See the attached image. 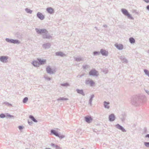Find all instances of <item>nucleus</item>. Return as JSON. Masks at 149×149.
I'll return each mask as SVG.
<instances>
[{
    "label": "nucleus",
    "instance_id": "nucleus-39",
    "mask_svg": "<svg viewBox=\"0 0 149 149\" xmlns=\"http://www.w3.org/2000/svg\"><path fill=\"white\" fill-rule=\"evenodd\" d=\"M28 123L30 125H31L32 124H33V122L32 121H29V120L28 121Z\"/></svg>",
    "mask_w": 149,
    "mask_h": 149
},
{
    "label": "nucleus",
    "instance_id": "nucleus-5",
    "mask_svg": "<svg viewBox=\"0 0 149 149\" xmlns=\"http://www.w3.org/2000/svg\"><path fill=\"white\" fill-rule=\"evenodd\" d=\"M46 71L47 73L50 74H54L55 72V70H53L49 66L46 68Z\"/></svg>",
    "mask_w": 149,
    "mask_h": 149
},
{
    "label": "nucleus",
    "instance_id": "nucleus-40",
    "mask_svg": "<svg viewBox=\"0 0 149 149\" xmlns=\"http://www.w3.org/2000/svg\"><path fill=\"white\" fill-rule=\"evenodd\" d=\"M98 53H99L97 52H93V54H96Z\"/></svg>",
    "mask_w": 149,
    "mask_h": 149
},
{
    "label": "nucleus",
    "instance_id": "nucleus-2",
    "mask_svg": "<svg viewBox=\"0 0 149 149\" xmlns=\"http://www.w3.org/2000/svg\"><path fill=\"white\" fill-rule=\"evenodd\" d=\"M51 134L59 137L61 139H62L65 137L64 135L60 134L56 130L54 129L51 130Z\"/></svg>",
    "mask_w": 149,
    "mask_h": 149
},
{
    "label": "nucleus",
    "instance_id": "nucleus-14",
    "mask_svg": "<svg viewBox=\"0 0 149 149\" xmlns=\"http://www.w3.org/2000/svg\"><path fill=\"white\" fill-rule=\"evenodd\" d=\"M101 71L105 74L108 73L109 72L108 68L106 67H105L104 68H103V69H101Z\"/></svg>",
    "mask_w": 149,
    "mask_h": 149
},
{
    "label": "nucleus",
    "instance_id": "nucleus-33",
    "mask_svg": "<svg viewBox=\"0 0 149 149\" xmlns=\"http://www.w3.org/2000/svg\"><path fill=\"white\" fill-rule=\"evenodd\" d=\"M144 144L146 147L149 148V142H144Z\"/></svg>",
    "mask_w": 149,
    "mask_h": 149
},
{
    "label": "nucleus",
    "instance_id": "nucleus-1",
    "mask_svg": "<svg viewBox=\"0 0 149 149\" xmlns=\"http://www.w3.org/2000/svg\"><path fill=\"white\" fill-rule=\"evenodd\" d=\"M142 100V96L141 95H136L134 96L132 99L131 103L134 106H137L141 102Z\"/></svg>",
    "mask_w": 149,
    "mask_h": 149
},
{
    "label": "nucleus",
    "instance_id": "nucleus-19",
    "mask_svg": "<svg viewBox=\"0 0 149 149\" xmlns=\"http://www.w3.org/2000/svg\"><path fill=\"white\" fill-rule=\"evenodd\" d=\"M115 46L119 49L121 50L123 49V45H122L116 44Z\"/></svg>",
    "mask_w": 149,
    "mask_h": 149
},
{
    "label": "nucleus",
    "instance_id": "nucleus-18",
    "mask_svg": "<svg viewBox=\"0 0 149 149\" xmlns=\"http://www.w3.org/2000/svg\"><path fill=\"white\" fill-rule=\"evenodd\" d=\"M37 15L38 17L41 19H43L44 18V16L40 13H38L37 14Z\"/></svg>",
    "mask_w": 149,
    "mask_h": 149
},
{
    "label": "nucleus",
    "instance_id": "nucleus-48",
    "mask_svg": "<svg viewBox=\"0 0 149 149\" xmlns=\"http://www.w3.org/2000/svg\"><path fill=\"white\" fill-rule=\"evenodd\" d=\"M35 67H39V66H36V65H35V66H34Z\"/></svg>",
    "mask_w": 149,
    "mask_h": 149
},
{
    "label": "nucleus",
    "instance_id": "nucleus-10",
    "mask_svg": "<svg viewBox=\"0 0 149 149\" xmlns=\"http://www.w3.org/2000/svg\"><path fill=\"white\" fill-rule=\"evenodd\" d=\"M8 57L7 56H1L0 57V60L3 62H6L7 61Z\"/></svg>",
    "mask_w": 149,
    "mask_h": 149
},
{
    "label": "nucleus",
    "instance_id": "nucleus-46",
    "mask_svg": "<svg viewBox=\"0 0 149 149\" xmlns=\"http://www.w3.org/2000/svg\"><path fill=\"white\" fill-rule=\"evenodd\" d=\"M83 75H84V74H82V75H80V78L81 77H82V76H83Z\"/></svg>",
    "mask_w": 149,
    "mask_h": 149
},
{
    "label": "nucleus",
    "instance_id": "nucleus-28",
    "mask_svg": "<svg viewBox=\"0 0 149 149\" xmlns=\"http://www.w3.org/2000/svg\"><path fill=\"white\" fill-rule=\"evenodd\" d=\"M130 41L131 43H133L135 42V41L133 38H130Z\"/></svg>",
    "mask_w": 149,
    "mask_h": 149
},
{
    "label": "nucleus",
    "instance_id": "nucleus-32",
    "mask_svg": "<svg viewBox=\"0 0 149 149\" xmlns=\"http://www.w3.org/2000/svg\"><path fill=\"white\" fill-rule=\"evenodd\" d=\"M26 11L28 13H31L32 11L30 9L28 8H26L25 9Z\"/></svg>",
    "mask_w": 149,
    "mask_h": 149
},
{
    "label": "nucleus",
    "instance_id": "nucleus-24",
    "mask_svg": "<svg viewBox=\"0 0 149 149\" xmlns=\"http://www.w3.org/2000/svg\"><path fill=\"white\" fill-rule=\"evenodd\" d=\"M28 98L27 97H24L23 100V102L24 103H26L28 101Z\"/></svg>",
    "mask_w": 149,
    "mask_h": 149
},
{
    "label": "nucleus",
    "instance_id": "nucleus-17",
    "mask_svg": "<svg viewBox=\"0 0 149 149\" xmlns=\"http://www.w3.org/2000/svg\"><path fill=\"white\" fill-rule=\"evenodd\" d=\"M94 96H95L94 94H92L89 100V103L91 106L92 105L93 99L94 97Z\"/></svg>",
    "mask_w": 149,
    "mask_h": 149
},
{
    "label": "nucleus",
    "instance_id": "nucleus-43",
    "mask_svg": "<svg viewBox=\"0 0 149 149\" xmlns=\"http://www.w3.org/2000/svg\"><path fill=\"white\" fill-rule=\"evenodd\" d=\"M122 121H124L125 120V119L124 118H123L121 119Z\"/></svg>",
    "mask_w": 149,
    "mask_h": 149
},
{
    "label": "nucleus",
    "instance_id": "nucleus-36",
    "mask_svg": "<svg viewBox=\"0 0 149 149\" xmlns=\"http://www.w3.org/2000/svg\"><path fill=\"white\" fill-rule=\"evenodd\" d=\"M56 145H56V144L53 143H52L50 145V146H52V147H54V148H55V146H56Z\"/></svg>",
    "mask_w": 149,
    "mask_h": 149
},
{
    "label": "nucleus",
    "instance_id": "nucleus-7",
    "mask_svg": "<svg viewBox=\"0 0 149 149\" xmlns=\"http://www.w3.org/2000/svg\"><path fill=\"white\" fill-rule=\"evenodd\" d=\"M85 120L88 123H91L93 120L91 116H86L84 117Z\"/></svg>",
    "mask_w": 149,
    "mask_h": 149
},
{
    "label": "nucleus",
    "instance_id": "nucleus-11",
    "mask_svg": "<svg viewBox=\"0 0 149 149\" xmlns=\"http://www.w3.org/2000/svg\"><path fill=\"white\" fill-rule=\"evenodd\" d=\"M36 32L39 34L43 33H47V31L45 29L39 30L38 29H36Z\"/></svg>",
    "mask_w": 149,
    "mask_h": 149
},
{
    "label": "nucleus",
    "instance_id": "nucleus-3",
    "mask_svg": "<svg viewBox=\"0 0 149 149\" xmlns=\"http://www.w3.org/2000/svg\"><path fill=\"white\" fill-rule=\"evenodd\" d=\"M89 74L90 76L97 77L98 75V71L94 69H93L91 70L89 72Z\"/></svg>",
    "mask_w": 149,
    "mask_h": 149
},
{
    "label": "nucleus",
    "instance_id": "nucleus-9",
    "mask_svg": "<svg viewBox=\"0 0 149 149\" xmlns=\"http://www.w3.org/2000/svg\"><path fill=\"white\" fill-rule=\"evenodd\" d=\"M115 127L117 128L123 132H126V130L123 128V127L118 124H116V125Z\"/></svg>",
    "mask_w": 149,
    "mask_h": 149
},
{
    "label": "nucleus",
    "instance_id": "nucleus-13",
    "mask_svg": "<svg viewBox=\"0 0 149 149\" xmlns=\"http://www.w3.org/2000/svg\"><path fill=\"white\" fill-rule=\"evenodd\" d=\"M110 103L109 102H107L106 101H104V105L105 108L109 109L110 108V106L108 105Z\"/></svg>",
    "mask_w": 149,
    "mask_h": 149
},
{
    "label": "nucleus",
    "instance_id": "nucleus-34",
    "mask_svg": "<svg viewBox=\"0 0 149 149\" xmlns=\"http://www.w3.org/2000/svg\"><path fill=\"white\" fill-rule=\"evenodd\" d=\"M18 128L20 130H21L23 129L24 126H19L18 127Z\"/></svg>",
    "mask_w": 149,
    "mask_h": 149
},
{
    "label": "nucleus",
    "instance_id": "nucleus-12",
    "mask_svg": "<svg viewBox=\"0 0 149 149\" xmlns=\"http://www.w3.org/2000/svg\"><path fill=\"white\" fill-rule=\"evenodd\" d=\"M6 40L8 42L13 43H19L18 41L16 40H14L13 39L10 40L9 39L7 38L6 39Z\"/></svg>",
    "mask_w": 149,
    "mask_h": 149
},
{
    "label": "nucleus",
    "instance_id": "nucleus-27",
    "mask_svg": "<svg viewBox=\"0 0 149 149\" xmlns=\"http://www.w3.org/2000/svg\"><path fill=\"white\" fill-rule=\"evenodd\" d=\"M6 117V114H5L4 113H1L0 114V118H2Z\"/></svg>",
    "mask_w": 149,
    "mask_h": 149
},
{
    "label": "nucleus",
    "instance_id": "nucleus-26",
    "mask_svg": "<svg viewBox=\"0 0 149 149\" xmlns=\"http://www.w3.org/2000/svg\"><path fill=\"white\" fill-rule=\"evenodd\" d=\"M9 117L10 118H14V116H13L10 115L8 113H6V117Z\"/></svg>",
    "mask_w": 149,
    "mask_h": 149
},
{
    "label": "nucleus",
    "instance_id": "nucleus-37",
    "mask_svg": "<svg viewBox=\"0 0 149 149\" xmlns=\"http://www.w3.org/2000/svg\"><path fill=\"white\" fill-rule=\"evenodd\" d=\"M144 90L146 93L149 95V91L145 88H144Z\"/></svg>",
    "mask_w": 149,
    "mask_h": 149
},
{
    "label": "nucleus",
    "instance_id": "nucleus-30",
    "mask_svg": "<svg viewBox=\"0 0 149 149\" xmlns=\"http://www.w3.org/2000/svg\"><path fill=\"white\" fill-rule=\"evenodd\" d=\"M44 78L50 81L51 78L49 77L47 75L45 74L44 76Z\"/></svg>",
    "mask_w": 149,
    "mask_h": 149
},
{
    "label": "nucleus",
    "instance_id": "nucleus-15",
    "mask_svg": "<svg viewBox=\"0 0 149 149\" xmlns=\"http://www.w3.org/2000/svg\"><path fill=\"white\" fill-rule=\"evenodd\" d=\"M76 91L78 93L81 94L83 96H84L85 95L82 89L80 90L79 89H76Z\"/></svg>",
    "mask_w": 149,
    "mask_h": 149
},
{
    "label": "nucleus",
    "instance_id": "nucleus-45",
    "mask_svg": "<svg viewBox=\"0 0 149 149\" xmlns=\"http://www.w3.org/2000/svg\"><path fill=\"white\" fill-rule=\"evenodd\" d=\"M86 66H86V65H85V66H84V67H83L84 68H86Z\"/></svg>",
    "mask_w": 149,
    "mask_h": 149
},
{
    "label": "nucleus",
    "instance_id": "nucleus-25",
    "mask_svg": "<svg viewBox=\"0 0 149 149\" xmlns=\"http://www.w3.org/2000/svg\"><path fill=\"white\" fill-rule=\"evenodd\" d=\"M56 54L57 56H63L64 55V54L61 52H56Z\"/></svg>",
    "mask_w": 149,
    "mask_h": 149
},
{
    "label": "nucleus",
    "instance_id": "nucleus-31",
    "mask_svg": "<svg viewBox=\"0 0 149 149\" xmlns=\"http://www.w3.org/2000/svg\"><path fill=\"white\" fill-rule=\"evenodd\" d=\"M61 85L63 86H70L69 84L67 83L61 84Z\"/></svg>",
    "mask_w": 149,
    "mask_h": 149
},
{
    "label": "nucleus",
    "instance_id": "nucleus-20",
    "mask_svg": "<svg viewBox=\"0 0 149 149\" xmlns=\"http://www.w3.org/2000/svg\"><path fill=\"white\" fill-rule=\"evenodd\" d=\"M47 10L48 12L51 14L52 13H54V10L53 8H48L47 9Z\"/></svg>",
    "mask_w": 149,
    "mask_h": 149
},
{
    "label": "nucleus",
    "instance_id": "nucleus-21",
    "mask_svg": "<svg viewBox=\"0 0 149 149\" xmlns=\"http://www.w3.org/2000/svg\"><path fill=\"white\" fill-rule=\"evenodd\" d=\"M29 118L35 122L36 123L38 122L37 120L32 115L29 116Z\"/></svg>",
    "mask_w": 149,
    "mask_h": 149
},
{
    "label": "nucleus",
    "instance_id": "nucleus-16",
    "mask_svg": "<svg viewBox=\"0 0 149 149\" xmlns=\"http://www.w3.org/2000/svg\"><path fill=\"white\" fill-rule=\"evenodd\" d=\"M100 52L103 55L107 56L108 54V52L105 50L101 49Z\"/></svg>",
    "mask_w": 149,
    "mask_h": 149
},
{
    "label": "nucleus",
    "instance_id": "nucleus-35",
    "mask_svg": "<svg viewBox=\"0 0 149 149\" xmlns=\"http://www.w3.org/2000/svg\"><path fill=\"white\" fill-rule=\"evenodd\" d=\"M4 103L6 105H7L8 106H12V105L11 104L9 103L8 102H5Z\"/></svg>",
    "mask_w": 149,
    "mask_h": 149
},
{
    "label": "nucleus",
    "instance_id": "nucleus-6",
    "mask_svg": "<svg viewBox=\"0 0 149 149\" xmlns=\"http://www.w3.org/2000/svg\"><path fill=\"white\" fill-rule=\"evenodd\" d=\"M85 84L86 85H89L91 86H93L95 84V83L93 81L90 79H86L85 82Z\"/></svg>",
    "mask_w": 149,
    "mask_h": 149
},
{
    "label": "nucleus",
    "instance_id": "nucleus-4",
    "mask_svg": "<svg viewBox=\"0 0 149 149\" xmlns=\"http://www.w3.org/2000/svg\"><path fill=\"white\" fill-rule=\"evenodd\" d=\"M121 11L125 15L127 16L129 18L132 19H133V17L130 14L127 10L123 9H122Z\"/></svg>",
    "mask_w": 149,
    "mask_h": 149
},
{
    "label": "nucleus",
    "instance_id": "nucleus-42",
    "mask_svg": "<svg viewBox=\"0 0 149 149\" xmlns=\"http://www.w3.org/2000/svg\"><path fill=\"white\" fill-rule=\"evenodd\" d=\"M146 137H148L149 138V134H148L146 135Z\"/></svg>",
    "mask_w": 149,
    "mask_h": 149
},
{
    "label": "nucleus",
    "instance_id": "nucleus-29",
    "mask_svg": "<svg viewBox=\"0 0 149 149\" xmlns=\"http://www.w3.org/2000/svg\"><path fill=\"white\" fill-rule=\"evenodd\" d=\"M39 63L41 64H44L45 61L44 60H41L40 59L38 60Z\"/></svg>",
    "mask_w": 149,
    "mask_h": 149
},
{
    "label": "nucleus",
    "instance_id": "nucleus-47",
    "mask_svg": "<svg viewBox=\"0 0 149 149\" xmlns=\"http://www.w3.org/2000/svg\"><path fill=\"white\" fill-rule=\"evenodd\" d=\"M45 149H51L50 148H46Z\"/></svg>",
    "mask_w": 149,
    "mask_h": 149
},
{
    "label": "nucleus",
    "instance_id": "nucleus-8",
    "mask_svg": "<svg viewBox=\"0 0 149 149\" xmlns=\"http://www.w3.org/2000/svg\"><path fill=\"white\" fill-rule=\"evenodd\" d=\"M116 117L113 113L109 115V120L110 122L114 121L116 119Z\"/></svg>",
    "mask_w": 149,
    "mask_h": 149
},
{
    "label": "nucleus",
    "instance_id": "nucleus-23",
    "mask_svg": "<svg viewBox=\"0 0 149 149\" xmlns=\"http://www.w3.org/2000/svg\"><path fill=\"white\" fill-rule=\"evenodd\" d=\"M143 71L144 72L145 74H146V75L148 76L149 77V71L146 69H144L143 70Z\"/></svg>",
    "mask_w": 149,
    "mask_h": 149
},
{
    "label": "nucleus",
    "instance_id": "nucleus-22",
    "mask_svg": "<svg viewBox=\"0 0 149 149\" xmlns=\"http://www.w3.org/2000/svg\"><path fill=\"white\" fill-rule=\"evenodd\" d=\"M68 99L67 98H64L63 97H60L57 99L58 101L59 100H68Z\"/></svg>",
    "mask_w": 149,
    "mask_h": 149
},
{
    "label": "nucleus",
    "instance_id": "nucleus-44",
    "mask_svg": "<svg viewBox=\"0 0 149 149\" xmlns=\"http://www.w3.org/2000/svg\"><path fill=\"white\" fill-rule=\"evenodd\" d=\"M147 8L148 10H149V5H148L147 6Z\"/></svg>",
    "mask_w": 149,
    "mask_h": 149
},
{
    "label": "nucleus",
    "instance_id": "nucleus-38",
    "mask_svg": "<svg viewBox=\"0 0 149 149\" xmlns=\"http://www.w3.org/2000/svg\"><path fill=\"white\" fill-rule=\"evenodd\" d=\"M55 148L56 149H61V148L58 145H56L55 146Z\"/></svg>",
    "mask_w": 149,
    "mask_h": 149
},
{
    "label": "nucleus",
    "instance_id": "nucleus-41",
    "mask_svg": "<svg viewBox=\"0 0 149 149\" xmlns=\"http://www.w3.org/2000/svg\"><path fill=\"white\" fill-rule=\"evenodd\" d=\"M145 2L147 3L149 2V0H143Z\"/></svg>",
    "mask_w": 149,
    "mask_h": 149
}]
</instances>
